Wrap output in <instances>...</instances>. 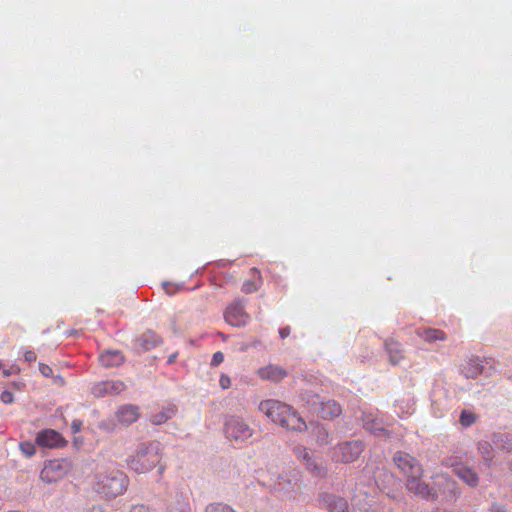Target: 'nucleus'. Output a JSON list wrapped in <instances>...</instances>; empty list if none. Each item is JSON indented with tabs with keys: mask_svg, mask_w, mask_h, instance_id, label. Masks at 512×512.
Instances as JSON below:
<instances>
[{
	"mask_svg": "<svg viewBox=\"0 0 512 512\" xmlns=\"http://www.w3.org/2000/svg\"><path fill=\"white\" fill-rule=\"evenodd\" d=\"M160 461L159 444L141 443L127 460L130 469L137 473H146Z\"/></svg>",
	"mask_w": 512,
	"mask_h": 512,
	"instance_id": "4",
	"label": "nucleus"
},
{
	"mask_svg": "<svg viewBox=\"0 0 512 512\" xmlns=\"http://www.w3.org/2000/svg\"><path fill=\"white\" fill-rule=\"evenodd\" d=\"M169 286H170L169 284H165V286H164V287H165V290H166L168 293L170 292V291L168 290V287H169Z\"/></svg>",
	"mask_w": 512,
	"mask_h": 512,
	"instance_id": "41",
	"label": "nucleus"
},
{
	"mask_svg": "<svg viewBox=\"0 0 512 512\" xmlns=\"http://www.w3.org/2000/svg\"><path fill=\"white\" fill-rule=\"evenodd\" d=\"M363 450L361 441H347L334 447L331 457L335 462L350 463L358 459Z\"/></svg>",
	"mask_w": 512,
	"mask_h": 512,
	"instance_id": "5",
	"label": "nucleus"
},
{
	"mask_svg": "<svg viewBox=\"0 0 512 512\" xmlns=\"http://www.w3.org/2000/svg\"><path fill=\"white\" fill-rule=\"evenodd\" d=\"M223 360H224L223 353L218 351L213 354L211 364L214 366H218L219 364H221L223 362Z\"/></svg>",
	"mask_w": 512,
	"mask_h": 512,
	"instance_id": "33",
	"label": "nucleus"
},
{
	"mask_svg": "<svg viewBox=\"0 0 512 512\" xmlns=\"http://www.w3.org/2000/svg\"><path fill=\"white\" fill-rule=\"evenodd\" d=\"M251 272H252L253 274H255V275H256V274H257V275H259V271H258L256 268H252V269H251Z\"/></svg>",
	"mask_w": 512,
	"mask_h": 512,
	"instance_id": "40",
	"label": "nucleus"
},
{
	"mask_svg": "<svg viewBox=\"0 0 512 512\" xmlns=\"http://www.w3.org/2000/svg\"><path fill=\"white\" fill-rule=\"evenodd\" d=\"M229 506L222 504H212L209 505L205 512H226L228 511Z\"/></svg>",
	"mask_w": 512,
	"mask_h": 512,
	"instance_id": "29",
	"label": "nucleus"
},
{
	"mask_svg": "<svg viewBox=\"0 0 512 512\" xmlns=\"http://www.w3.org/2000/svg\"><path fill=\"white\" fill-rule=\"evenodd\" d=\"M261 281L259 280L258 283L252 280L245 281L242 285V291L244 293H252L258 290L260 286Z\"/></svg>",
	"mask_w": 512,
	"mask_h": 512,
	"instance_id": "28",
	"label": "nucleus"
},
{
	"mask_svg": "<svg viewBox=\"0 0 512 512\" xmlns=\"http://www.w3.org/2000/svg\"><path fill=\"white\" fill-rule=\"evenodd\" d=\"M36 442L40 446L59 447L64 445L65 441L62 436L55 430L46 429L38 433Z\"/></svg>",
	"mask_w": 512,
	"mask_h": 512,
	"instance_id": "14",
	"label": "nucleus"
},
{
	"mask_svg": "<svg viewBox=\"0 0 512 512\" xmlns=\"http://www.w3.org/2000/svg\"><path fill=\"white\" fill-rule=\"evenodd\" d=\"M363 424L364 427L370 432L380 435L381 432H384V429L380 427V423L377 418H374L371 413L365 414L363 416Z\"/></svg>",
	"mask_w": 512,
	"mask_h": 512,
	"instance_id": "25",
	"label": "nucleus"
},
{
	"mask_svg": "<svg viewBox=\"0 0 512 512\" xmlns=\"http://www.w3.org/2000/svg\"><path fill=\"white\" fill-rule=\"evenodd\" d=\"M394 463L406 478V487L409 492L423 499L434 496L432 488L422 481L423 468L419 461L404 452H397L394 455Z\"/></svg>",
	"mask_w": 512,
	"mask_h": 512,
	"instance_id": "1",
	"label": "nucleus"
},
{
	"mask_svg": "<svg viewBox=\"0 0 512 512\" xmlns=\"http://www.w3.org/2000/svg\"><path fill=\"white\" fill-rule=\"evenodd\" d=\"M257 375L262 380H268L272 382H279L287 377V371L274 364H269L267 366L261 367L257 370Z\"/></svg>",
	"mask_w": 512,
	"mask_h": 512,
	"instance_id": "13",
	"label": "nucleus"
},
{
	"mask_svg": "<svg viewBox=\"0 0 512 512\" xmlns=\"http://www.w3.org/2000/svg\"><path fill=\"white\" fill-rule=\"evenodd\" d=\"M173 360H174V356H170L168 361H169V363H171V362H173Z\"/></svg>",
	"mask_w": 512,
	"mask_h": 512,
	"instance_id": "42",
	"label": "nucleus"
},
{
	"mask_svg": "<svg viewBox=\"0 0 512 512\" xmlns=\"http://www.w3.org/2000/svg\"><path fill=\"white\" fill-rule=\"evenodd\" d=\"M259 410L286 430L301 432L308 428L304 419L288 404L267 399L259 404Z\"/></svg>",
	"mask_w": 512,
	"mask_h": 512,
	"instance_id": "2",
	"label": "nucleus"
},
{
	"mask_svg": "<svg viewBox=\"0 0 512 512\" xmlns=\"http://www.w3.org/2000/svg\"><path fill=\"white\" fill-rule=\"evenodd\" d=\"M82 425H83V423H82V421H81V420H78V419L74 420V421L72 422V424H71V430H72V432H73L74 434H75V433H78V432L81 430Z\"/></svg>",
	"mask_w": 512,
	"mask_h": 512,
	"instance_id": "36",
	"label": "nucleus"
},
{
	"mask_svg": "<svg viewBox=\"0 0 512 512\" xmlns=\"http://www.w3.org/2000/svg\"><path fill=\"white\" fill-rule=\"evenodd\" d=\"M511 469H512V461H511Z\"/></svg>",
	"mask_w": 512,
	"mask_h": 512,
	"instance_id": "44",
	"label": "nucleus"
},
{
	"mask_svg": "<svg viewBox=\"0 0 512 512\" xmlns=\"http://www.w3.org/2000/svg\"><path fill=\"white\" fill-rule=\"evenodd\" d=\"M385 348L391 364L397 365L403 359V350L399 342L387 339L385 341Z\"/></svg>",
	"mask_w": 512,
	"mask_h": 512,
	"instance_id": "22",
	"label": "nucleus"
},
{
	"mask_svg": "<svg viewBox=\"0 0 512 512\" xmlns=\"http://www.w3.org/2000/svg\"><path fill=\"white\" fill-rule=\"evenodd\" d=\"M99 361L104 367H116L123 363L124 356L120 351H106L100 355Z\"/></svg>",
	"mask_w": 512,
	"mask_h": 512,
	"instance_id": "24",
	"label": "nucleus"
},
{
	"mask_svg": "<svg viewBox=\"0 0 512 512\" xmlns=\"http://www.w3.org/2000/svg\"><path fill=\"white\" fill-rule=\"evenodd\" d=\"M321 501L330 512H345L348 508L347 501L336 495H324Z\"/></svg>",
	"mask_w": 512,
	"mask_h": 512,
	"instance_id": "18",
	"label": "nucleus"
},
{
	"mask_svg": "<svg viewBox=\"0 0 512 512\" xmlns=\"http://www.w3.org/2000/svg\"><path fill=\"white\" fill-rule=\"evenodd\" d=\"M0 400L5 404H10L14 401V395L10 391H3L0 395Z\"/></svg>",
	"mask_w": 512,
	"mask_h": 512,
	"instance_id": "32",
	"label": "nucleus"
},
{
	"mask_svg": "<svg viewBox=\"0 0 512 512\" xmlns=\"http://www.w3.org/2000/svg\"><path fill=\"white\" fill-rule=\"evenodd\" d=\"M290 334V327H283L279 330V335L282 339L288 337Z\"/></svg>",
	"mask_w": 512,
	"mask_h": 512,
	"instance_id": "38",
	"label": "nucleus"
},
{
	"mask_svg": "<svg viewBox=\"0 0 512 512\" xmlns=\"http://www.w3.org/2000/svg\"><path fill=\"white\" fill-rule=\"evenodd\" d=\"M140 417V409L137 405L125 404L118 408L116 419L123 425H130Z\"/></svg>",
	"mask_w": 512,
	"mask_h": 512,
	"instance_id": "12",
	"label": "nucleus"
},
{
	"mask_svg": "<svg viewBox=\"0 0 512 512\" xmlns=\"http://www.w3.org/2000/svg\"><path fill=\"white\" fill-rule=\"evenodd\" d=\"M416 335L428 343L444 341L447 338L444 331L434 328H418L416 330Z\"/></svg>",
	"mask_w": 512,
	"mask_h": 512,
	"instance_id": "20",
	"label": "nucleus"
},
{
	"mask_svg": "<svg viewBox=\"0 0 512 512\" xmlns=\"http://www.w3.org/2000/svg\"><path fill=\"white\" fill-rule=\"evenodd\" d=\"M435 484L437 489L435 491L432 489L434 496L429 499L440 495L446 500H455L460 494L456 481L446 474L437 475Z\"/></svg>",
	"mask_w": 512,
	"mask_h": 512,
	"instance_id": "8",
	"label": "nucleus"
},
{
	"mask_svg": "<svg viewBox=\"0 0 512 512\" xmlns=\"http://www.w3.org/2000/svg\"><path fill=\"white\" fill-rule=\"evenodd\" d=\"M177 413V407L173 404H168L163 407L161 411L151 416V422L154 425H161L173 418Z\"/></svg>",
	"mask_w": 512,
	"mask_h": 512,
	"instance_id": "23",
	"label": "nucleus"
},
{
	"mask_svg": "<svg viewBox=\"0 0 512 512\" xmlns=\"http://www.w3.org/2000/svg\"><path fill=\"white\" fill-rule=\"evenodd\" d=\"M61 476V465L57 461H53L45 465L40 474L41 479L47 483L55 482Z\"/></svg>",
	"mask_w": 512,
	"mask_h": 512,
	"instance_id": "19",
	"label": "nucleus"
},
{
	"mask_svg": "<svg viewBox=\"0 0 512 512\" xmlns=\"http://www.w3.org/2000/svg\"><path fill=\"white\" fill-rule=\"evenodd\" d=\"M161 343V338L151 330H148L138 336L135 340L137 349L148 351Z\"/></svg>",
	"mask_w": 512,
	"mask_h": 512,
	"instance_id": "16",
	"label": "nucleus"
},
{
	"mask_svg": "<svg viewBox=\"0 0 512 512\" xmlns=\"http://www.w3.org/2000/svg\"><path fill=\"white\" fill-rule=\"evenodd\" d=\"M130 512H149L148 508L142 504L133 505Z\"/></svg>",
	"mask_w": 512,
	"mask_h": 512,
	"instance_id": "37",
	"label": "nucleus"
},
{
	"mask_svg": "<svg viewBox=\"0 0 512 512\" xmlns=\"http://www.w3.org/2000/svg\"><path fill=\"white\" fill-rule=\"evenodd\" d=\"M446 466L452 467L453 472L467 485L476 487L479 483V477L477 473L470 467L457 463L455 458H448L444 461Z\"/></svg>",
	"mask_w": 512,
	"mask_h": 512,
	"instance_id": "9",
	"label": "nucleus"
},
{
	"mask_svg": "<svg viewBox=\"0 0 512 512\" xmlns=\"http://www.w3.org/2000/svg\"><path fill=\"white\" fill-rule=\"evenodd\" d=\"M24 359H25V361H26V362L31 363V362L36 361V359H37V355H36V353H35L34 351H32V350H26V351L24 352Z\"/></svg>",
	"mask_w": 512,
	"mask_h": 512,
	"instance_id": "35",
	"label": "nucleus"
},
{
	"mask_svg": "<svg viewBox=\"0 0 512 512\" xmlns=\"http://www.w3.org/2000/svg\"><path fill=\"white\" fill-rule=\"evenodd\" d=\"M497 445H499L503 450L507 452L512 451V434H500L497 436L496 440Z\"/></svg>",
	"mask_w": 512,
	"mask_h": 512,
	"instance_id": "27",
	"label": "nucleus"
},
{
	"mask_svg": "<svg viewBox=\"0 0 512 512\" xmlns=\"http://www.w3.org/2000/svg\"><path fill=\"white\" fill-rule=\"evenodd\" d=\"M342 413L341 406L335 400L321 402L319 415L324 419H333Z\"/></svg>",
	"mask_w": 512,
	"mask_h": 512,
	"instance_id": "21",
	"label": "nucleus"
},
{
	"mask_svg": "<svg viewBox=\"0 0 512 512\" xmlns=\"http://www.w3.org/2000/svg\"><path fill=\"white\" fill-rule=\"evenodd\" d=\"M477 415L470 410H463L461 412L459 422L463 427H469L477 421Z\"/></svg>",
	"mask_w": 512,
	"mask_h": 512,
	"instance_id": "26",
	"label": "nucleus"
},
{
	"mask_svg": "<svg viewBox=\"0 0 512 512\" xmlns=\"http://www.w3.org/2000/svg\"><path fill=\"white\" fill-rule=\"evenodd\" d=\"M39 371L44 377H51L53 375V369L44 363H39Z\"/></svg>",
	"mask_w": 512,
	"mask_h": 512,
	"instance_id": "31",
	"label": "nucleus"
},
{
	"mask_svg": "<svg viewBox=\"0 0 512 512\" xmlns=\"http://www.w3.org/2000/svg\"><path fill=\"white\" fill-rule=\"evenodd\" d=\"M224 317L228 324L235 327L245 326L250 321V316L239 301H235L227 307Z\"/></svg>",
	"mask_w": 512,
	"mask_h": 512,
	"instance_id": "10",
	"label": "nucleus"
},
{
	"mask_svg": "<svg viewBox=\"0 0 512 512\" xmlns=\"http://www.w3.org/2000/svg\"><path fill=\"white\" fill-rule=\"evenodd\" d=\"M128 485L127 475L114 465L99 467L93 477V489L107 498L124 494Z\"/></svg>",
	"mask_w": 512,
	"mask_h": 512,
	"instance_id": "3",
	"label": "nucleus"
},
{
	"mask_svg": "<svg viewBox=\"0 0 512 512\" xmlns=\"http://www.w3.org/2000/svg\"><path fill=\"white\" fill-rule=\"evenodd\" d=\"M483 360L470 357L461 365V372L466 378H477L483 372Z\"/></svg>",
	"mask_w": 512,
	"mask_h": 512,
	"instance_id": "15",
	"label": "nucleus"
},
{
	"mask_svg": "<svg viewBox=\"0 0 512 512\" xmlns=\"http://www.w3.org/2000/svg\"><path fill=\"white\" fill-rule=\"evenodd\" d=\"M11 374H12V372H11L10 369H4L3 370V376L4 377H9Z\"/></svg>",
	"mask_w": 512,
	"mask_h": 512,
	"instance_id": "39",
	"label": "nucleus"
},
{
	"mask_svg": "<svg viewBox=\"0 0 512 512\" xmlns=\"http://www.w3.org/2000/svg\"><path fill=\"white\" fill-rule=\"evenodd\" d=\"M226 512H235L231 507L228 508V511Z\"/></svg>",
	"mask_w": 512,
	"mask_h": 512,
	"instance_id": "43",
	"label": "nucleus"
},
{
	"mask_svg": "<svg viewBox=\"0 0 512 512\" xmlns=\"http://www.w3.org/2000/svg\"><path fill=\"white\" fill-rule=\"evenodd\" d=\"M298 460L303 462L306 469L316 477H324L327 474V468L321 460L314 458L311 452L303 446L296 447L294 450Z\"/></svg>",
	"mask_w": 512,
	"mask_h": 512,
	"instance_id": "6",
	"label": "nucleus"
},
{
	"mask_svg": "<svg viewBox=\"0 0 512 512\" xmlns=\"http://www.w3.org/2000/svg\"><path fill=\"white\" fill-rule=\"evenodd\" d=\"M310 433L318 446H326L332 441V436L325 426L320 423H311Z\"/></svg>",
	"mask_w": 512,
	"mask_h": 512,
	"instance_id": "17",
	"label": "nucleus"
},
{
	"mask_svg": "<svg viewBox=\"0 0 512 512\" xmlns=\"http://www.w3.org/2000/svg\"><path fill=\"white\" fill-rule=\"evenodd\" d=\"M225 433L229 439L245 441L253 435V430L241 418L233 416L225 424Z\"/></svg>",
	"mask_w": 512,
	"mask_h": 512,
	"instance_id": "7",
	"label": "nucleus"
},
{
	"mask_svg": "<svg viewBox=\"0 0 512 512\" xmlns=\"http://www.w3.org/2000/svg\"><path fill=\"white\" fill-rule=\"evenodd\" d=\"M126 389V385L120 380H106L96 383L92 388L95 397L106 395H118Z\"/></svg>",
	"mask_w": 512,
	"mask_h": 512,
	"instance_id": "11",
	"label": "nucleus"
},
{
	"mask_svg": "<svg viewBox=\"0 0 512 512\" xmlns=\"http://www.w3.org/2000/svg\"><path fill=\"white\" fill-rule=\"evenodd\" d=\"M219 384L223 389H228L231 386V379L227 375H221L219 379Z\"/></svg>",
	"mask_w": 512,
	"mask_h": 512,
	"instance_id": "34",
	"label": "nucleus"
},
{
	"mask_svg": "<svg viewBox=\"0 0 512 512\" xmlns=\"http://www.w3.org/2000/svg\"><path fill=\"white\" fill-rule=\"evenodd\" d=\"M20 448L22 452L28 457L33 456L35 454V447L30 443H22L20 445Z\"/></svg>",
	"mask_w": 512,
	"mask_h": 512,
	"instance_id": "30",
	"label": "nucleus"
}]
</instances>
